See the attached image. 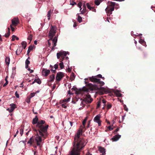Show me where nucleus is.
I'll list each match as a JSON object with an SVG mask.
<instances>
[{"label": "nucleus", "instance_id": "nucleus-38", "mask_svg": "<svg viewBox=\"0 0 155 155\" xmlns=\"http://www.w3.org/2000/svg\"><path fill=\"white\" fill-rule=\"evenodd\" d=\"M30 97H28L26 99V101L28 103H29L30 102Z\"/></svg>", "mask_w": 155, "mask_h": 155}, {"label": "nucleus", "instance_id": "nucleus-64", "mask_svg": "<svg viewBox=\"0 0 155 155\" xmlns=\"http://www.w3.org/2000/svg\"><path fill=\"white\" fill-rule=\"evenodd\" d=\"M37 41H36V40L35 41H34V44L35 45H37Z\"/></svg>", "mask_w": 155, "mask_h": 155}, {"label": "nucleus", "instance_id": "nucleus-17", "mask_svg": "<svg viewBox=\"0 0 155 155\" xmlns=\"http://www.w3.org/2000/svg\"><path fill=\"white\" fill-rule=\"evenodd\" d=\"M45 123V121L44 120H41L38 122L37 125H36L37 127H39L42 126V124H44Z\"/></svg>", "mask_w": 155, "mask_h": 155}, {"label": "nucleus", "instance_id": "nucleus-5", "mask_svg": "<svg viewBox=\"0 0 155 155\" xmlns=\"http://www.w3.org/2000/svg\"><path fill=\"white\" fill-rule=\"evenodd\" d=\"M68 54V52L65 51H61L59 53L57 54V56L58 59L61 58V59H64L68 61V63L69 64V60H68V57H65L67 54Z\"/></svg>", "mask_w": 155, "mask_h": 155}, {"label": "nucleus", "instance_id": "nucleus-59", "mask_svg": "<svg viewBox=\"0 0 155 155\" xmlns=\"http://www.w3.org/2000/svg\"><path fill=\"white\" fill-rule=\"evenodd\" d=\"M28 70L29 71H30V73H32L33 72V71L32 70H31L30 68H29L28 69Z\"/></svg>", "mask_w": 155, "mask_h": 155}, {"label": "nucleus", "instance_id": "nucleus-61", "mask_svg": "<svg viewBox=\"0 0 155 155\" xmlns=\"http://www.w3.org/2000/svg\"><path fill=\"white\" fill-rule=\"evenodd\" d=\"M88 80V78H86L84 79V82L86 84H87V82L86 81L87 80Z\"/></svg>", "mask_w": 155, "mask_h": 155}, {"label": "nucleus", "instance_id": "nucleus-18", "mask_svg": "<svg viewBox=\"0 0 155 155\" xmlns=\"http://www.w3.org/2000/svg\"><path fill=\"white\" fill-rule=\"evenodd\" d=\"M86 5L87 8L90 10H92L93 11H95L96 9H95L93 7L91 6V5L89 4L88 3H87L86 4Z\"/></svg>", "mask_w": 155, "mask_h": 155}, {"label": "nucleus", "instance_id": "nucleus-54", "mask_svg": "<svg viewBox=\"0 0 155 155\" xmlns=\"http://www.w3.org/2000/svg\"><path fill=\"white\" fill-rule=\"evenodd\" d=\"M61 106H62V107L63 108H65L67 107V106L64 104H62Z\"/></svg>", "mask_w": 155, "mask_h": 155}, {"label": "nucleus", "instance_id": "nucleus-51", "mask_svg": "<svg viewBox=\"0 0 155 155\" xmlns=\"http://www.w3.org/2000/svg\"><path fill=\"white\" fill-rule=\"evenodd\" d=\"M117 99L118 100V101H120L121 103L123 104V101L121 99H120L119 98H118Z\"/></svg>", "mask_w": 155, "mask_h": 155}, {"label": "nucleus", "instance_id": "nucleus-1", "mask_svg": "<svg viewBox=\"0 0 155 155\" xmlns=\"http://www.w3.org/2000/svg\"><path fill=\"white\" fill-rule=\"evenodd\" d=\"M86 128L85 127V125H81L79 128V129L77 132V134L74 137V143H78V145H81L82 144L84 147L86 144V142L84 140L80 137V135H81L82 132H84Z\"/></svg>", "mask_w": 155, "mask_h": 155}, {"label": "nucleus", "instance_id": "nucleus-3", "mask_svg": "<svg viewBox=\"0 0 155 155\" xmlns=\"http://www.w3.org/2000/svg\"><path fill=\"white\" fill-rule=\"evenodd\" d=\"M115 3L112 2H109L108 3V6L105 9L107 14V16H110L112 13V12L114 9Z\"/></svg>", "mask_w": 155, "mask_h": 155}, {"label": "nucleus", "instance_id": "nucleus-37", "mask_svg": "<svg viewBox=\"0 0 155 155\" xmlns=\"http://www.w3.org/2000/svg\"><path fill=\"white\" fill-rule=\"evenodd\" d=\"M82 21V18L80 16H79L78 17V21L79 23H81Z\"/></svg>", "mask_w": 155, "mask_h": 155}, {"label": "nucleus", "instance_id": "nucleus-12", "mask_svg": "<svg viewBox=\"0 0 155 155\" xmlns=\"http://www.w3.org/2000/svg\"><path fill=\"white\" fill-rule=\"evenodd\" d=\"M19 20L18 18H14L12 20V24L11 25L16 26L17 24L18 23Z\"/></svg>", "mask_w": 155, "mask_h": 155}, {"label": "nucleus", "instance_id": "nucleus-26", "mask_svg": "<svg viewBox=\"0 0 155 155\" xmlns=\"http://www.w3.org/2000/svg\"><path fill=\"white\" fill-rule=\"evenodd\" d=\"M33 142V140L32 138V137H31L30 138L29 141H28V144H30V145H31L32 143Z\"/></svg>", "mask_w": 155, "mask_h": 155}, {"label": "nucleus", "instance_id": "nucleus-45", "mask_svg": "<svg viewBox=\"0 0 155 155\" xmlns=\"http://www.w3.org/2000/svg\"><path fill=\"white\" fill-rule=\"evenodd\" d=\"M16 38V36L15 35H12V41H14L15 39Z\"/></svg>", "mask_w": 155, "mask_h": 155}, {"label": "nucleus", "instance_id": "nucleus-13", "mask_svg": "<svg viewBox=\"0 0 155 155\" xmlns=\"http://www.w3.org/2000/svg\"><path fill=\"white\" fill-rule=\"evenodd\" d=\"M58 64H55L54 66V68H53V66L51 65H50V67L51 68V71L53 73H55L56 72L55 70L58 69Z\"/></svg>", "mask_w": 155, "mask_h": 155}, {"label": "nucleus", "instance_id": "nucleus-42", "mask_svg": "<svg viewBox=\"0 0 155 155\" xmlns=\"http://www.w3.org/2000/svg\"><path fill=\"white\" fill-rule=\"evenodd\" d=\"M5 80L6 82H5V83L4 84L3 87L6 86L8 83V81H7L6 78H5Z\"/></svg>", "mask_w": 155, "mask_h": 155}, {"label": "nucleus", "instance_id": "nucleus-55", "mask_svg": "<svg viewBox=\"0 0 155 155\" xmlns=\"http://www.w3.org/2000/svg\"><path fill=\"white\" fill-rule=\"evenodd\" d=\"M108 128L109 129V130H111L113 129V128L111 127V126H109L108 127Z\"/></svg>", "mask_w": 155, "mask_h": 155}, {"label": "nucleus", "instance_id": "nucleus-46", "mask_svg": "<svg viewBox=\"0 0 155 155\" xmlns=\"http://www.w3.org/2000/svg\"><path fill=\"white\" fill-rule=\"evenodd\" d=\"M15 95L16 96V97L17 98H19V94L16 91L15 93Z\"/></svg>", "mask_w": 155, "mask_h": 155}, {"label": "nucleus", "instance_id": "nucleus-50", "mask_svg": "<svg viewBox=\"0 0 155 155\" xmlns=\"http://www.w3.org/2000/svg\"><path fill=\"white\" fill-rule=\"evenodd\" d=\"M10 35V32H8L7 34H6L5 35V36L6 37H8Z\"/></svg>", "mask_w": 155, "mask_h": 155}, {"label": "nucleus", "instance_id": "nucleus-11", "mask_svg": "<svg viewBox=\"0 0 155 155\" xmlns=\"http://www.w3.org/2000/svg\"><path fill=\"white\" fill-rule=\"evenodd\" d=\"M100 116L99 115H97L94 118V122L98 124V125L100 126L101 125V123L100 120Z\"/></svg>", "mask_w": 155, "mask_h": 155}, {"label": "nucleus", "instance_id": "nucleus-36", "mask_svg": "<svg viewBox=\"0 0 155 155\" xmlns=\"http://www.w3.org/2000/svg\"><path fill=\"white\" fill-rule=\"evenodd\" d=\"M11 108H14V109L16 108L15 105L14 104H10Z\"/></svg>", "mask_w": 155, "mask_h": 155}, {"label": "nucleus", "instance_id": "nucleus-48", "mask_svg": "<svg viewBox=\"0 0 155 155\" xmlns=\"http://www.w3.org/2000/svg\"><path fill=\"white\" fill-rule=\"evenodd\" d=\"M102 102L104 104V107H103V108H104V107L105 105V104L106 103V101L104 99H103L102 100Z\"/></svg>", "mask_w": 155, "mask_h": 155}, {"label": "nucleus", "instance_id": "nucleus-49", "mask_svg": "<svg viewBox=\"0 0 155 155\" xmlns=\"http://www.w3.org/2000/svg\"><path fill=\"white\" fill-rule=\"evenodd\" d=\"M121 137V136L120 135L117 134V141Z\"/></svg>", "mask_w": 155, "mask_h": 155}, {"label": "nucleus", "instance_id": "nucleus-6", "mask_svg": "<svg viewBox=\"0 0 155 155\" xmlns=\"http://www.w3.org/2000/svg\"><path fill=\"white\" fill-rule=\"evenodd\" d=\"M58 38L56 36L53 39L50 38L49 40H48V44L49 47H50L51 46V43L50 41H51L52 42V45L51 50H54L55 49V47L56 45V43L57 42Z\"/></svg>", "mask_w": 155, "mask_h": 155}, {"label": "nucleus", "instance_id": "nucleus-7", "mask_svg": "<svg viewBox=\"0 0 155 155\" xmlns=\"http://www.w3.org/2000/svg\"><path fill=\"white\" fill-rule=\"evenodd\" d=\"M56 27L55 26H51V29L49 31V38H52L55 35L56 32Z\"/></svg>", "mask_w": 155, "mask_h": 155}, {"label": "nucleus", "instance_id": "nucleus-43", "mask_svg": "<svg viewBox=\"0 0 155 155\" xmlns=\"http://www.w3.org/2000/svg\"><path fill=\"white\" fill-rule=\"evenodd\" d=\"M20 134H21V136L23 133V129L22 128H21L20 129Z\"/></svg>", "mask_w": 155, "mask_h": 155}, {"label": "nucleus", "instance_id": "nucleus-14", "mask_svg": "<svg viewBox=\"0 0 155 155\" xmlns=\"http://www.w3.org/2000/svg\"><path fill=\"white\" fill-rule=\"evenodd\" d=\"M85 100V101L88 103H91L93 100L92 98L91 97V96L88 94L86 95Z\"/></svg>", "mask_w": 155, "mask_h": 155}, {"label": "nucleus", "instance_id": "nucleus-27", "mask_svg": "<svg viewBox=\"0 0 155 155\" xmlns=\"http://www.w3.org/2000/svg\"><path fill=\"white\" fill-rule=\"evenodd\" d=\"M101 2V0H97L95 1V3L96 5H98Z\"/></svg>", "mask_w": 155, "mask_h": 155}, {"label": "nucleus", "instance_id": "nucleus-52", "mask_svg": "<svg viewBox=\"0 0 155 155\" xmlns=\"http://www.w3.org/2000/svg\"><path fill=\"white\" fill-rule=\"evenodd\" d=\"M111 104H108L107 106V108L108 109L111 108Z\"/></svg>", "mask_w": 155, "mask_h": 155}, {"label": "nucleus", "instance_id": "nucleus-16", "mask_svg": "<svg viewBox=\"0 0 155 155\" xmlns=\"http://www.w3.org/2000/svg\"><path fill=\"white\" fill-rule=\"evenodd\" d=\"M98 150L100 153H102V155H104L105 154V150L104 148L99 147H98Z\"/></svg>", "mask_w": 155, "mask_h": 155}, {"label": "nucleus", "instance_id": "nucleus-57", "mask_svg": "<svg viewBox=\"0 0 155 155\" xmlns=\"http://www.w3.org/2000/svg\"><path fill=\"white\" fill-rule=\"evenodd\" d=\"M68 68L67 69V71L68 72H70L71 71V68L69 67V66H68Z\"/></svg>", "mask_w": 155, "mask_h": 155}, {"label": "nucleus", "instance_id": "nucleus-41", "mask_svg": "<svg viewBox=\"0 0 155 155\" xmlns=\"http://www.w3.org/2000/svg\"><path fill=\"white\" fill-rule=\"evenodd\" d=\"M87 120V118L86 117L82 122L83 125H85Z\"/></svg>", "mask_w": 155, "mask_h": 155}, {"label": "nucleus", "instance_id": "nucleus-63", "mask_svg": "<svg viewBox=\"0 0 155 155\" xmlns=\"http://www.w3.org/2000/svg\"><path fill=\"white\" fill-rule=\"evenodd\" d=\"M69 123L70 124V125H71V127L72 126V124H73V123L71 122V121H70L69 122Z\"/></svg>", "mask_w": 155, "mask_h": 155}, {"label": "nucleus", "instance_id": "nucleus-23", "mask_svg": "<svg viewBox=\"0 0 155 155\" xmlns=\"http://www.w3.org/2000/svg\"><path fill=\"white\" fill-rule=\"evenodd\" d=\"M52 12L53 10L51 11V10H50L48 11V12L47 16L48 17V19L49 20L50 19L51 13H52Z\"/></svg>", "mask_w": 155, "mask_h": 155}, {"label": "nucleus", "instance_id": "nucleus-8", "mask_svg": "<svg viewBox=\"0 0 155 155\" xmlns=\"http://www.w3.org/2000/svg\"><path fill=\"white\" fill-rule=\"evenodd\" d=\"M35 130L37 132V133H38L37 130ZM39 134H38L36 135L35 137V140L36 141L37 144V145H40L41 144V143L42 141L41 137L39 136Z\"/></svg>", "mask_w": 155, "mask_h": 155}, {"label": "nucleus", "instance_id": "nucleus-33", "mask_svg": "<svg viewBox=\"0 0 155 155\" xmlns=\"http://www.w3.org/2000/svg\"><path fill=\"white\" fill-rule=\"evenodd\" d=\"M97 83L99 84H100V85L101 86H103L104 85V82L102 81H100V80L99 79V81H98Z\"/></svg>", "mask_w": 155, "mask_h": 155}, {"label": "nucleus", "instance_id": "nucleus-10", "mask_svg": "<svg viewBox=\"0 0 155 155\" xmlns=\"http://www.w3.org/2000/svg\"><path fill=\"white\" fill-rule=\"evenodd\" d=\"M50 71L49 70H47L43 68L42 70L41 73L44 76H47L50 73Z\"/></svg>", "mask_w": 155, "mask_h": 155}, {"label": "nucleus", "instance_id": "nucleus-47", "mask_svg": "<svg viewBox=\"0 0 155 155\" xmlns=\"http://www.w3.org/2000/svg\"><path fill=\"white\" fill-rule=\"evenodd\" d=\"M124 110L127 111H128V109L127 108V107L126 105H124Z\"/></svg>", "mask_w": 155, "mask_h": 155}, {"label": "nucleus", "instance_id": "nucleus-39", "mask_svg": "<svg viewBox=\"0 0 155 155\" xmlns=\"http://www.w3.org/2000/svg\"><path fill=\"white\" fill-rule=\"evenodd\" d=\"M139 42L141 44L143 45V44L145 43L144 41L142 39H140L139 40Z\"/></svg>", "mask_w": 155, "mask_h": 155}, {"label": "nucleus", "instance_id": "nucleus-4", "mask_svg": "<svg viewBox=\"0 0 155 155\" xmlns=\"http://www.w3.org/2000/svg\"><path fill=\"white\" fill-rule=\"evenodd\" d=\"M38 127L39 128V129L38 130L39 135L45 138V136L47 135L46 132L48 127V125H46L45 126H42Z\"/></svg>", "mask_w": 155, "mask_h": 155}, {"label": "nucleus", "instance_id": "nucleus-62", "mask_svg": "<svg viewBox=\"0 0 155 155\" xmlns=\"http://www.w3.org/2000/svg\"><path fill=\"white\" fill-rule=\"evenodd\" d=\"M97 76L98 77H99L100 78H101V77H102V75H101V74H99Z\"/></svg>", "mask_w": 155, "mask_h": 155}, {"label": "nucleus", "instance_id": "nucleus-56", "mask_svg": "<svg viewBox=\"0 0 155 155\" xmlns=\"http://www.w3.org/2000/svg\"><path fill=\"white\" fill-rule=\"evenodd\" d=\"M76 3L75 2H72L71 3L70 5H74L75 4H76Z\"/></svg>", "mask_w": 155, "mask_h": 155}, {"label": "nucleus", "instance_id": "nucleus-20", "mask_svg": "<svg viewBox=\"0 0 155 155\" xmlns=\"http://www.w3.org/2000/svg\"><path fill=\"white\" fill-rule=\"evenodd\" d=\"M10 61V59L9 57H7L5 58V62L7 65H9Z\"/></svg>", "mask_w": 155, "mask_h": 155}, {"label": "nucleus", "instance_id": "nucleus-21", "mask_svg": "<svg viewBox=\"0 0 155 155\" xmlns=\"http://www.w3.org/2000/svg\"><path fill=\"white\" fill-rule=\"evenodd\" d=\"M38 118L37 116H36L34 118L33 120L32 121V124H36L37 123H38Z\"/></svg>", "mask_w": 155, "mask_h": 155}, {"label": "nucleus", "instance_id": "nucleus-35", "mask_svg": "<svg viewBox=\"0 0 155 155\" xmlns=\"http://www.w3.org/2000/svg\"><path fill=\"white\" fill-rule=\"evenodd\" d=\"M75 78V75L74 74V73H72L71 75V78L73 80Z\"/></svg>", "mask_w": 155, "mask_h": 155}, {"label": "nucleus", "instance_id": "nucleus-9", "mask_svg": "<svg viewBox=\"0 0 155 155\" xmlns=\"http://www.w3.org/2000/svg\"><path fill=\"white\" fill-rule=\"evenodd\" d=\"M64 76V73L62 72H58L57 73L56 77V81L59 82Z\"/></svg>", "mask_w": 155, "mask_h": 155}, {"label": "nucleus", "instance_id": "nucleus-25", "mask_svg": "<svg viewBox=\"0 0 155 155\" xmlns=\"http://www.w3.org/2000/svg\"><path fill=\"white\" fill-rule=\"evenodd\" d=\"M30 64V61L28 60L27 59L25 61V68H27L28 67V64Z\"/></svg>", "mask_w": 155, "mask_h": 155}, {"label": "nucleus", "instance_id": "nucleus-32", "mask_svg": "<svg viewBox=\"0 0 155 155\" xmlns=\"http://www.w3.org/2000/svg\"><path fill=\"white\" fill-rule=\"evenodd\" d=\"M59 65L61 69H63L64 67V64L63 62H61L59 64Z\"/></svg>", "mask_w": 155, "mask_h": 155}, {"label": "nucleus", "instance_id": "nucleus-24", "mask_svg": "<svg viewBox=\"0 0 155 155\" xmlns=\"http://www.w3.org/2000/svg\"><path fill=\"white\" fill-rule=\"evenodd\" d=\"M21 45L23 48L25 49L26 47L27 43L24 41H22L21 43Z\"/></svg>", "mask_w": 155, "mask_h": 155}, {"label": "nucleus", "instance_id": "nucleus-53", "mask_svg": "<svg viewBox=\"0 0 155 155\" xmlns=\"http://www.w3.org/2000/svg\"><path fill=\"white\" fill-rule=\"evenodd\" d=\"M12 25H10V27L12 31H15V28L12 27Z\"/></svg>", "mask_w": 155, "mask_h": 155}, {"label": "nucleus", "instance_id": "nucleus-40", "mask_svg": "<svg viewBox=\"0 0 155 155\" xmlns=\"http://www.w3.org/2000/svg\"><path fill=\"white\" fill-rule=\"evenodd\" d=\"M14 110V108H12L11 107L10 108H8V110L10 113H11Z\"/></svg>", "mask_w": 155, "mask_h": 155}, {"label": "nucleus", "instance_id": "nucleus-22", "mask_svg": "<svg viewBox=\"0 0 155 155\" xmlns=\"http://www.w3.org/2000/svg\"><path fill=\"white\" fill-rule=\"evenodd\" d=\"M55 75L53 74L50 76L49 81L51 82L53 81L54 79Z\"/></svg>", "mask_w": 155, "mask_h": 155}, {"label": "nucleus", "instance_id": "nucleus-44", "mask_svg": "<svg viewBox=\"0 0 155 155\" xmlns=\"http://www.w3.org/2000/svg\"><path fill=\"white\" fill-rule=\"evenodd\" d=\"M70 98H68L67 99H66L64 100L63 101L64 102H68L69 101H70Z\"/></svg>", "mask_w": 155, "mask_h": 155}, {"label": "nucleus", "instance_id": "nucleus-19", "mask_svg": "<svg viewBox=\"0 0 155 155\" xmlns=\"http://www.w3.org/2000/svg\"><path fill=\"white\" fill-rule=\"evenodd\" d=\"M83 9L81 10V11H80L81 12V13L82 14H84L86 12V8L85 4L84 3L83 5Z\"/></svg>", "mask_w": 155, "mask_h": 155}, {"label": "nucleus", "instance_id": "nucleus-34", "mask_svg": "<svg viewBox=\"0 0 155 155\" xmlns=\"http://www.w3.org/2000/svg\"><path fill=\"white\" fill-rule=\"evenodd\" d=\"M122 94L119 93V91L117 90V97H121Z\"/></svg>", "mask_w": 155, "mask_h": 155}, {"label": "nucleus", "instance_id": "nucleus-58", "mask_svg": "<svg viewBox=\"0 0 155 155\" xmlns=\"http://www.w3.org/2000/svg\"><path fill=\"white\" fill-rule=\"evenodd\" d=\"M33 49V47L31 46H30L28 48V49L30 50H32Z\"/></svg>", "mask_w": 155, "mask_h": 155}, {"label": "nucleus", "instance_id": "nucleus-31", "mask_svg": "<svg viewBox=\"0 0 155 155\" xmlns=\"http://www.w3.org/2000/svg\"><path fill=\"white\" fill-rule=\"evenodd\" d=\"M111 140L113 141H116V135H114L111 139Z\"/></svg>", "mask_w": 155, "mask_h": 155}, {"label": "nucleus", "instance_id": "nucleus-29", "mask_svg": "<svg viewBox=\"0 0 155 155\" xmlns=\"http://www.w3.org/2000/svg\"><path fill=\"white\" fill-rule=\"evenodd\" d=\"M32 36L31 34H29V35L28 36V37L27 38V39L30 41L29 43H30L32 39Z\"/></svg>", "mask_w": 155, "mask_h": 155}, {"label": "nucleus", "instance_id": "nucleus-15", "mask_svg": "<svg viewBox=\"0 0 155 155\" xmlns=\"http://www.w3.org/2000/svg\"><path fill=\"white\" fill-rule=\"evenodd\" d=\"M89 79L91 81L95 83H97L99 81V79L97 78L95 76L89 77Z\"/></svg>", "mask_w": 155, "mask_h": 155}, {"label": "nucleus", "instance_id": "nucleus-60", "mask_svg": "<svg viewBox=\"0 0 155 155\" xmlns=\"http://www.w3.org/2000/svg\"><path fill=\"white\" fill-rule=\"evenodd\" d=\"M101 105V102H98L97 104V107H98L100 106Z\"/></svg>", "mask_w": 155, "mask_h": 155}, {"label": "nucleus", "instance_id": "nucleus-2", "mask_svg": "<svg viewBox=\"0 0 155 155\" xmlns=\"http://www.w3.org/2000/svg\"><path fill=\"white\" fill-rule=\"evenodd\" d=\"M78 145V143H74V145L72 150L71 151L70 155H79L81 150L84 147L83 145Z\"/></svg>", "mask_w": 155, "mask_h": 155}, {"label": "nucleus", "instance_id": "nucleus-28", "mask_svg": "<svg viewBox=\"0 0 155 155\" xmlns=\"http://www.w3.org/2000/svg\"><path fill=\"white\" fill-rule=\"evenodd\" d=\"M34 82L38 83L39 84H40L41 83V81L39 79H36L34 80Z\"/></svg>", "mask_w": 155, "mask_h": 155}, {"label": "nucleus", "instance_id": "nucleus-30", "mask_svg": "<svg viewBox=\"0 0 155 155\" xmlns=\"http://www.w3.org/2000/svg\"><path fill=\"white\" fill-rule=\"evenodd\" d=\"M82 5V4L81 2H79L78 4V6L80 8V11H81L82 10L81 6Z\"/></svg>", "mask_w": 155, "mask_h": 155}]
</instances>
